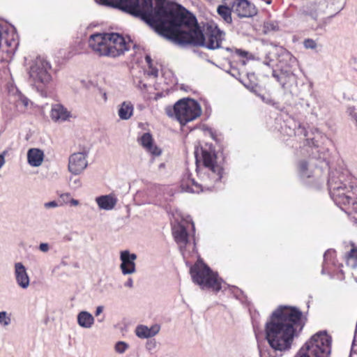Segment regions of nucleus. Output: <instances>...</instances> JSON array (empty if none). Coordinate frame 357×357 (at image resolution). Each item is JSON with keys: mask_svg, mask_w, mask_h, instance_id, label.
Masks as SVG:
<instances>
[{"mask_svg": "<svg viewBox=\"0 0 357 357\" xmlns=\"http://www.w3.org/2000/svg\"><path fill=\"white\" fill-rule=\"evenodd\" d=\"M156 31L179 43H192L209 50L221 47L225 33L215 24H207L202 32L195 16L185 9L166 5Z\"/></svg>", "mask_w": 357, "mask_h": 357, "instance_id": "f257e3e1", "label": "nucleus"}, {"mask_svg": "<svg viewBox=\"0 0 357 357\" xmlns=\"http://www.w3.org/2000/svg\"><path fill=\"white\" fill-rule=\"evenodd\" d=\"M304 325L303 314L298 308L280 306L266 324V338L273 349L285 351L291 347L294 337Z\"/></svg>", "mask_w": 357, "mask_h": 357, "instance_id": "f03ea898", "label": "nucleus"}, {"mask_svg": "<svg viewBox=\"0 0 357 357\" xmlns=\"http://www.w3.org/2000/svg\"><path fill=\"white\" fill-rule=\"evenodd\" d=\"M97 3L120 8L140 17L156 29L166 5L163 0H95Z\"/></svg>", "mask_w": 357, "mask_h": 357, "instance_id": "7ed1b4c3", "label": "nucleus"}, {"mask_svg": "<svg viewBox=\"0 0 357 357\" xmlns=\"http://www.w3.org/2000/svg\"><path fill=\"white\" fill-rule=\"evenodd\" d=\"M130 40L117 33H94L89 39V46L100 56L116 58L130 48Z\"/></svg>", "mask_w": 357, "mask_h": 357, "instance_id": "20e7f679", "label": "nucleus"}, {"mask_svg": "<svg viewBox=\"0 0 357 357\" xmlns=\"http://www.w3.org/2000/svg\"><path fill=\"white\" fill-rule=\"evenodd\" d=\"M195 155L197 167L204 168L205 174L210 176L213 182L221 180L223 174V164L218 160L217 154L212 146H197Z\"/></svg>", "mask_w": 357, "mask_h": 357, "instance_id": "39448f33", "label": "nucleus"}, {"mask_svg": "<svg viewBox=\"0 0 357 357\" xmlns=\"http://www.w3.org/2000/svg\"><path fill=\"white\" fill-rule=\"evenodd\" d=\"M190 273L193 282L202 289L218 292L221 289L222 280L218 273L213 272L202 259H198L190 267Z\"/></svg>", "mask_w": 357, "mask_h": 357, "instance_id": "423d86ee", "label": "nucleus"}, {"mask_svg": "<svg viewBox=\"0 0 357 357\" xmlns=\"http://www.w3.org/2000/svg\"><path fill=\"white\" fill-rule=\"evenodd\" d=\"M331 337L325 331L314 335L295 357H328L331 352Z\"/></svg>", "mask_w": 357, "mask_h": 357, "instance_id": "0eeeda50", "label": "nucleus"}, {"mask_svg": "<svg viewBox=\"0 0 357 357\" xmlns=\"http://www.w3.org/2000/svg\"><path fill=\"white\" fill-rule=\"evenodd\" d=\"M166 112L169 116H174L181 125H185L198 118L202 109L195 100L187 98L177 101L173 109L167 108Z\"/></svg>", "mask_w": 357, "mask_h": 357, "instance_id": "6e6552de", "label": "nucleus"}, {"mask_svg": "<svg viewBox=\"0 0 357 357\" xmlns=\"http://www.w3.org/2000/svg\"><path fill=\"white\" fill-rule=\"evenodd\" d=\"M329 188L331 197L338 205H351L357 213V187L347 186L340 183L339 185L333 184L329 181Z\"/></svg>", "mask_w": 357, "mask_h": 357, "instance_id": "1a4fd4ad", "label": "nucleus"}, {"mask_svg": "<svg viewBox=\"0 0 357 357\" xmlns=\"http://www.w3.org/2000/svg\"><path fill=\"white\" fill-rule=\"evenodd\" d=\"M86 152H78L69 158L68 170L73 174H80L87 167Z\"/></svg>", "mask_w": 357, "mask_h": 357, "instance_id": "9d476101", "label": "nucleus"}, {"mask_svg": "<svg viewBox=\"0 0 357 357\" xmlns=\"http://www.w3.org/2000/svg\"><path fill=\"white\" fill-rule=\"evenodd\" d=\"M201 183H198L194 179H188L186 186V190L193 192L199 193L204 191V190L211 189L216 182H213L210 178V176H207L205 174H200Z\"/></svg>", "mask_w": 357, "mask_h": 357, "instance_id": "9b49d317", "label": "nucleus"}, {"mask_svg": "<svg viewBox=\"0 0 357 357\" xmlns=\"http://www.w3.org/2000/svg\"><path fill=\"white\" fill-rule=\"evenodd\" d=\"M30 76L35 83L46 84L51 80V75L43 63L36 64L31 68Z\"/></svg>", "mask_w": 357, "mask_h": 357, "instance_id": "f8f14e48", "label": "nucleus"}, {"mask_svg": "<svg viewBox=\"0 0 357 357\" xmlns=\"http://www.w3.org/2000/svg\"><path fill=\"white\" fill-rule=\"evenodd\" d=\"M136 257L135 254H130L128 251H123L121 253L122 261L121 268L123 274H130L135 272V264L134 261Z\"/></svg>", "mask_w": 357, "mask_h": 357, "instance_id": "ddd939ff", "label": "nucleus"}, {"mask_svg": "<svg viewBox=\"0 0 357 357\" xmlns=\"http://www.w3.org/2000/svg\"><path fill=\"white\" fill-rule=\"evenodd\" d=\"M222 3L217 8V13L221 19L227 24L232 23V13L234 10L231 6H229V0H222Z\"/></svg>", "mask_w": 357, "mask_h": 357, "instance_id": "4468645a", "label": "nucleus"}, {"mask_svg": "<svg viewBox=\"0 0 357 357\" xmlns=\"http://www.w3.org/2000/svg\"><path fill=\"white\" fill-rule=\"evenodd\" d=\"M15 268V278L18 285L24 289L28 287L29 285V278L25 267L22 263H16Z\"/></svg>", "mask_w": 357, "mask_h": 357, "instance_id": "2eb2a0df", "label": "nucleus"}, {"mask_svg": "<svg viewBox=\"0 0 357 357\" xmlns=\"http://www.w3.org/2000/svg\"><path fill=\"white\" fill-rule=\"evenodd\" d=\"M141 145L149 153L155 155L161 153L160 149L153 144L151 135L149 132L144 133L140 139Z\"/></svg>", "mask_w": 357, "mask_h": 357, "instance_id": "dca6fc26", "label": "nucleus"}, {"mask_svg": "<svg viewBox=\"0 0 357 357\" xmlns=\"http://www.w3.org/2000/svg\"><path fill=\"white\" fill-rule=\"evenodd\" d=\"M70 116V112L60 104L54 105L51 109V117L54 121H64Z\"/></svg>", "mask_w": 357, "mask_h": 357, "instance_id": "f3484780", "label": "nucleus"}, {"mask_svg": "<svg viewBox=\"0 0 357 357\" xmlns=\"http://www.w3.org/2000/svg\"><path fill=\"white\" fill-rule=\"evenodd\" d=\"M43 152L38 149H31L27 153V160L30 165L33 167L40 166L43 160Z\"/></svg>", "mask_w": 357, "mask_h": 357, "instance_id": "a211bd4d", "label": "nucleus"}, {"mask_svg": "<svg viewBox=\"0 0 357 357\" xmlns=\"http://www.w3.org/2000/svg\"><path fill=\"white\" fill-rule=\"evenodd\" d=\"M159 331L158 326H153L148 328L146 326H139L136 328L135 333L137 337L140 338H148L154 336Z\"/></svg>", "mask_w": 357, "mask_h": 357, "instance_id": "6ab92c4d", "label": "nucleus"}, {"mask_svg": "<svg viewBox=\"0 0 357 357\" xmlns=\"http://www.w3.org/2000/svg\"><path fill=\"white\" fill-rule=\"evenodd\" d=\"M96 202L100 208L111 210L115 206L116 199L110 195H103L96 198Z\"/></svg>", "mask_w": 357, "mask_h": 357, "instance_id": "aec40b11", "label": "nucleus"}, {"mask_svg": "<svg viewBox=\"0 0 357 357\" xmlns=\"http://www.w3.org/2000/svg\"><path fill=\"white\" fill-rule=\"evenodd\" d=\"M350 250L345 255L346 263L348 266L355 268L357 267V245L354 243H350Z\"/></svg>", "mask_w": 357, "mask_h": 357, "instance_id": "412c9836", "label": "nucleus"}, {"mask_svg": "<svg viewBox=\"0 0 357 357\" xmlns=\"http://www.w3.org/2000/svg\"><path fill=\"white\" fill-rule=\"evenodd\" d=\"M134 107L131 102H123L119 109L118 114L121 119H129L133 114Z\"/></svg>", "mask_w": 357, "mask_h": 357, "instance_id": "4be33fe9", "label": "nucleus"}, {"mask_svg": "<svg viewBox=\"0 0 357 357\" xmlns=\"http://www.w3.org/2000/svg\"><path fill=\"white\" fill-rule=\"evenodd\" d=\"M77 321L82 327L90 328L93 324L94 319L90 313L81 312L77 316Z\"/></svg>", "mask_w": 357, "mask_h": 357, "instance_id": "5701e85b", "label": "nucleus"}, {"mask_svg": "<svg viewBox=\"0 0 357 357\" xmlns=\"http://www.w3.org/2000/svg\"><path fill=\"white\" fill-rule=\"evenodd\" d=\"M174 238L178 243L186 245L188 242V234L184 227H181L174 232Z\"/></svg>", "mask_w": 357, "mask_h": 357, "instance_id": "b1692460", "label": "nucleus"}, {"mask_svg": "<svg viewBox=\"0 0 357 357\" xmlns=\"http://www.w3.org/2000/svg\"><path fill=\"white\" fill-rule=\"evenodd\" d=\"M279 30V24L277 21L267 20L264 22L263 31L264 33H268L273 31Z\"/></svg>", "mask_w": 357, "mask_h": 357, "instance_id": "393cba45", "label": "nucleus"}, {"mask_svg": "<svg viewBox=\"0 0 357 357\" xmlns=\"http://www.w3.org/2000/svg\"><path fill=\"white\" fill-rule=\"evenodd\" d=\"M145 61L149 66L148 74L149 75L153 76L154 77H158V70L155 66H153V60L151 59V56L148 54L146 55Z\"/></svg>", "mask_w": 357, "mask_h": 357, "instance_id": "a878e982", "label": "nucleus"}, {"mask_svg": "<svg viewBox=\"0 0 357 357\" xmlns=\"http://www.w3.org/2000/svg\"><path fill=\"white\" fill-rule=\"evenodd\" d=\"M298 172L302 176L310 177V176L307 174L308 163L305 160H301L298 165Z\"/></svg>", "mask_w": 357, "mask_h": 357, "instance_id": "bb28decb", "label": "nucleus"}, {"mask_svg": "<svg viewBox=\"0 0 357 357\" xmlns=\"http://www.w3.org/2000/svg\"><path fill=\"white\" fill-rule=\"evenodd\" d=\"M303 46L306 49L314 50L317 48V43L315 40L311 38L305 39L303 41Z\"/></svg>", "mask_w": 357, "mask_h": 357, "instance_id": "cd10ccee", "label": "nucleus"}, {"mask_svg": "<svg viewBox=\"0 0 357 357\" xmlns=\"http://www.w3.org/2000/svg\"><path fill=\"white\" fill-rule=\"evenodd\" d=\"M128 348V344L123 342H119L115 345V349L118 353H123Z\"/></svg>", "mask_w": 357, "mask_h": 357, "instance_id": "c85d7f7f", "label": "nucleus"}, {"mask_svg": "<svg viewBox=\"0 0 357 357\" xmlns=\"http://www.w3.org/2000/svg\"><path fill=\"white\" fill-rule=\"evenodd\" d=\"M321 137L320 133H317V135L312 138L307 137L306 139L307 144L310 146H318V142L317 140V137Z\"/></svg>", "mask_w": 357, "mask_h": 357, "instance_id": "c756f323", "label": "nucleus"}, {"mask_svg": "<svg viewBox=\"0 0 357 357\" xmlns=\"http://www.w3.org/2000/svg\"><path fill=\"white\" fill-rule=\"evenodd\" d=\"M10 321V317H7L6 312H0V323L6 326Z\"/></svg>", "mask_w": 357, "mask_h": 357, "instance_id": "7c9ffc66", "label": "nucleus"}, {"mask_svg": "<svg viewBox=\"0 0 357 357\" xmlns=\"http://www.w3.org/2000/svg\"><path fill=\"white\" fill-rule=\"evenodd\" d=\"M70 197V195L69 193H65L60 195V199L61 204H67L68 203L69 199Z\"/></svg>", "mask_w": 357, "mask_h": 357, "instance_id": "2f4dec72", "label": "nucleus"}, {"mask_svg": "<svg viewBox=\"0 0 357 357\" xmlns=\"http://www.w3.org/2000/svg\"><path fill=\"white\" fill-rule=\"evenodd\" d=\"M4 53L0 52V62L3 64V67L7 66L8 63V60L7 58L3 57Z\"/></svg>", "mask_w": 357, "mask_h": 357, "instance_id": "473e14b6", "label": "nucleus"}, {"mask_svg": "<svg viewBox=\"0 0 357 357\" xmlns=\"http://www.w3.org/2000/svg\"><path fill=\"white\" fill-rule=\"evenodd\" d=\"M4 53L0 52V62L3 64V67L7 66L8 63V60L7 58L3 57Z\"/></svg>", "mask_w": 357, "mask_h": 357, "instance_id": "72a5a7b5", "label": "nucleus"}, {"mask_svg": "<svg viewBox=\"0 0 357 357\" xmlns=\"http://www.w3.org/2000/svg\"><path fill=\"white\" fill-rule=\"evenodd\" d=\"M45 206L46 208H50V207H56L58 206V204L55 201L50 202L45 204Z\"/></svg>", "mask_w": 357, "mask_h": 357, "instance_id": "f704fd0d", "label": "nucleus"}, {"mask_svg": "<svg viewBox=\"0 0 357 357\" xmlns=\"http://www.w3.org/2000/svg\"><path fill=\"white\" fill-rule=\"evenodd\" d=\"M40 250L43 252H47L49 250V245L47 243H41L40 245Z\"/></svg>", "mask_w": 357, "mask_h": 357, "instance_id": "c9c22d12", "label": "nucleus"}, {"mask_svg": "<svg viewBox=\"0 0 357 357\" xmlns=\"http://www.w3.org/2000/svg\"><path fill=\"white\" fill-rule=\"evenodd\" d=\"M68 202L71 204V205L77 206L79 204V201L77 199H74L70 197Z\"/></svg>", "mask_w": 357, "mask_h": 357, "instance_id": "e433bc0d", "label": "nucleus"}, {"mask_svg": "<svg viewBox=\"0 0 357 357\" xmlns=\"http://www.w3.org/2000/svg\"><path fill=\"white\" fill-rule=\"evenodd\" d=\"M102 312V306H98L96 309V315H98L100 314L101 312Z\"/></svg>", "mask_w": 357, "mask_h": 357, "instance_id": "4c0bfd02", "label": "nucleus"}, {"mask_svg": "<svg viewBox=\"0 0 357 357\" xmlns=\"http://www.w3.org/2000/svg\"><path fill=\"white\" fill-rule=\"evenodd\" d=\"M4 158L2 155H0V168L3 166V165L4 164Z\"/></svg>", "mask_w": 357, "mask_h": 357, "instance_id": "58836bf2", "label": "nucleus"}, {"mask_svg": "<svg viewBox=\"0 0 357 357\" xmlns=\"http://www.w3.org/2000/svg\"><path fill=\"white\" fill-rule=\"evenodd\" d=\"M241 54H246V52H241Z\"/></svg>", "mask_w": 357, "mask_h": 357, "instance_id": "ea45409f", "label": "nucleus"}, {"mask_svg": "<svg viewBox=\"0 0 357 357\" xmlns=\"http://www.w3.org/2000/svg\"><path fill=\"white\" fill-rule=\"evenodd\" d=\"M128 285H129V286H131V285H132V281H130V282H128Z\"/></svg>", "mask_w": 357, "mask_h": 357, "instance_id": "a19ab883", "label": "nucleus"}, {"mask_svg": "<svg viewBox=\"0 0 357 357\" xmlns=\"http://www.w3.org/2000/svg\"><path fill=\"white\" fill-rule=\"evenodd\" d=\"M181 186H182L183 188H185L183 183L181 184Z\"/></svg>", "mask_w": 357, "mask_h": 357, "instance_id": "79ce46f5", "label": "nucleus"}]
</instances>
